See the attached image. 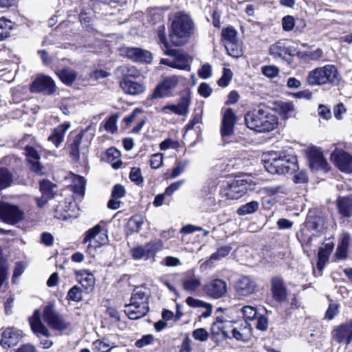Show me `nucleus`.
<instances>
[{
	"label": "nucleus",
	"instance_id": "obj_1",
	"mask_svg": "<svg viewBox=\"0 0 352 352\" xmlns=\"http://www.w3.org/2000/svg\"><path fill=\"white\" fill-rule=\"evenodd\" d=\"M195 23L190 16L185 12H177L171 23L169 37L175 46L186 44L194 34Z\"/></svg>",
	"mask_w": 352,
	"mask_h": 352
},
{
	"label": "nucleus",
	"instance_id": "obj_2",
	"mask_svg": "<svg viewBox=\"0 0 352 352\" xmlns=\"http://www.w3.org/2000/svg\"><path fill=\"white\" fill-rule=\"evenodd\" d=\"M264 166L272 174L284 175L294 171L297 168V159L293 155L284 152L270 151L263 155Z\"/></svg>",
	"mask_w": 352,
	"mask_h": 352
},
{
	"label": "nucleus",
	"instance_id": "obj_3",
	"mask_svg": "<svg viewBox=\"0 0 352 352\" xmlns=\"http://www.w3.org/2000/svg\"><path fill=\"white\" fill-rule=\"evenodd\" d=\"M247 126L259 133L274 130L278 124L277 117L265 107H258L245 116Z\"/></svg>",
	"mask_w": 352,
	"mask_h": 352
},
{
	"label": "nucleus",
	"instance_id": "obj_4",
	"mask_svg": "<svg viewBox=\"0 0 352 352\" xmlns=\"http://www.w3.org/2000/svg\"><path fill=\"white\" fill-rule=\"evenodd\" d=\"M149 291L143 287H136L133 292L130 303L125 306L124 312L131 320L144 317L148 311Z\"/></svg>",
	"mask_w": 352,
	"mask_h": 352
},
{
	"label": "nucleus",
	"instance_id": "obj_5",
	"mask_svg": "<svg viewBox=\"0 0 352 352\" xmlns=\"http://www.w3.org/2000/svg\"><path fill=\"white\" fill-rule=\"evenodd\" d=\"M307 80L310 85H322L326 83L337 85L340 81V76L336 66L326 65L309 72Z\"/></svg>",
	"mask_w": 352,
	"mask_h": 352
},
{
	"label": "nucleus",
	"instance_id": "obj_6",
	"mask_svg": "<svg viewBox=\"0 0 352 352\" xmlns=\"http://www.w3.org/2000/svg\"><path fill=\"white\" fill-rule=\"evenodd\" d=\"M164 54L169 56L168 58H162L160 64L169 66L170 67L180 69L187 70L190 69L191 58L179 50L173 49L163 50Z\"/></svg>",
	"mask_w": 352,
	"mask_h": 352
},
{
	"label": "nucleus",
	"instance_id": "obj_7",
	"mask_svg": "<svg viewBox=\"0 0 352 352\" xmlns=\"http://www.w3.org/2000/svg\"><path fill=\"white\" fill-rule=\"evenodd\" d=\"M43 320L53 329L64 331L67 329L70 322H68L55 309L54 304L50 302L43 307Z\"/></svg>",
	"mask_w": 352,
	"mask_h": 352
},
{
	"label": "nucleus",
	"instance_id": "obj_8",
	"mask_svg": "<svg viewBox=\"0 0 352 352\" xmlns=\"http://www.w3.org/2000/svg\"><path fill=\"white\" fill-rule=\"evenodd\" d=\"M183 78L181 76H169L165 77L163 80L159 83L153 92V98H160L172 96L173 91L178 87L182 81Z\"/></svg>",
	"mask_w": 352,
	"mask_h": 352
},
{
	"label": "nucleus",
	"instance_id": "obj_9",
	"mask_svg": "<svg viewBox=\"0 0 352 352\" xmlns=\"http://www.w3.org/2000/svg\"><path fill=\"white\" fill-rule=\"evenodd\" d=\"M23 217V212L17 206L0 202V219L3 222L14 225L21 221Z\"/></svg>",
	"mask_w": 352,
	"mask_h": 352
},
{
	"label": "nucleus",
	"instance_id": "obj_10",
	"mask_svg": "<svg viewBox=\"0 0 352 352\" xmlns=\"http://www.w3.org/2000/svg\"><path fill=\"white\" fill-rule=\"evenodd\" d=\"M163 247V243L161 240H155L150 241L144 245H140L134 248L131 252L133 258L135 259L147 260L159 252Z\"/></svg>",
	"mask_w": 352,
	"mask_h": 352
},
{
	"label": "nucleus",
	"instance_id": "obj_11",
	"mask_svg": "<svg viewBox=\"0 0 352 352\" xmlns=\"http://www.w3.org/2000/svg\"><path fill=\"white\" fill-rule=\"evenodd\" d=\"M206 294L212 299H219L226 296L227 283L221 278H214L206 282L204 286Z\"/></svg>",
	"mask_w": 352,
	"mask_h": 352
},
{
	"label": "nucleus",
	"instance_id": "obj_12",
	"mask_svg": "<svg viewBox=\"0 0 352 352\" xmlns=\"http://www.w3.org/2000/svg\"><path fill=\"white\" fill-rule=\"evenodd\" d=\"M236 294L241 297H247L257 290L256 281L248 276H241L234 285Z\"/></svg>",
	"mask_w": 352,
	"mask_h": 352
},
{
	"label": "nucleus",
	"instance_id": "obj_13",
	"mask_svg": "<svg viewBox=\"0 0 352 352\" xmlns=\"http://www.w3.org/2000/svg\"><path fill=\"white\" fill-rule=\"evenodd\" d=\"M122 56L127 57L134 62L149 63L152 61L151 52L148 50L134 47H123L120 50Z\"/></svg>",
	"mask_w": 352,
	"mask_h": 352
},
{
	"label": "nucleus",
	"instance_id": "obj_14",
	"mask_svg": "<svg viewBox=\"0 0 352 352\" xmlns=\"http://www.w3.org/2000/svg\"><path fill=\"white\" fill-rule=\"evenodd\" d=\"M331 160L342 172L352 173V155L342 151L335 149L331 155Z\"/></svg>",
	"mask_w": 352,
	"mask_h": 352
},
{
	"label": "nucleus",
	"instance_id": "obj_15",
	"mask_svg": "<svg viewBox=\"0 0 352 352\" xmlns=\"http://www.w3.org/2000/svg\"><path fill=\"white\" fill-rule=\"evenodd\" d=\"M270 286L272 297L276 302H284L287 300V289L280 276L272 277L270 280Z\"/></svg>",
	"mask_w": 352,
	"mask_h": 352
},
{
	"label": "nucleus",
	"instance_id": "obj_16",
	"mask_svg": "<svg viewBox=\"0 0 352 352\" xmlns=\"http://www.w3.org/2000/svg\"><path fill=\"white\" fill-rule=\"evenodd\" d=\"M82 135L76 134L69 138L70 155L75 161H78L82 156L84 162L87 161L88 148L87 146H81Z\"/></svg>",
	"mask_w": 352,
	"mask_h": 352
},
{
	"label": "nucleus",
	"instance_id": "obj_17",
	"mask_svg": "<svg viewBox=\"0 0 352 352\" xmlns=\"http://www.w3.org/2000/svg\"><path fill=\"white\" fill-rule=\"evenodd\" d=\"M23 336L22 331L13 327H8L3 331L0 344L5 349L12 347L17 344Z\"/></svg>",
	"mask_w": 352,
	"mask_h": 352
},
{
	"label": "nucleus",
	"instance_id": "obj_18",
	"mask_svg": "<svg viewBox=\"0 0 352 352\" xmlns=\"http://www.w3.org/2000/svg\"><path fill=\"white\" fill-rule=\"evenodd\" d=\"M94 241L96 243L95 248L106 244L108 241V237L106 230H102L100 225H96L93 228L89 230L83 239L84 243Z\"/></svg>",
	"mask_w": 352,
	"mask_h": 352
},
{
	"label": "nucleus",
	"instance_id": "obj_19",
	"mask_svg": "<svg viewBox=\"0 0 352 352\" xmlns=\"http://www.w3.org/2000/svg\"><path fill=\"white\" fill-rule=\"evenodd\" d=\"M332 335L337 342L349 344L352 340V320L336 327Z\"/></svg>",
	"mask_w": 352,
	"mask_h": 352
},
{
	"label": "nucleus",
	"instance_id": "obj_20",
	"mask_svg": "<svg viewBox=\"0 0 352 352\" xmlns=\"http://www.w3.org/2000/svg\"><path fill=\"white\" fill-rule=\"evenodd\" d=\"M31 91L32 92H43L51 94L55 91V84L50 77L39 76L32 82Z\"/></svg>",
	"mask_w": 352,
	"mask_h": 352
},
{
	"label": "nucleus",
	"instance_id": "obj_21",
	"mask_svg": "<svg viewBox=\"0 0 352 352\" xmlns=\"http://www.w3.org/2000/svg\"><path fill=\"white\" fill-rule=\"evenodd\" d=\"M201 285V277L194 273L193 270H189L184 273L182 278V287L184 290L189 293L195 292Z\"/></svg>",
	"mask_w": 352,
	"mask_h": 352
},
{
	"label": "nucleus",
	"instance_id": "obj_22",
	"mask_svg": "<svg viewBox=\"0 0 352 352\" xmlns=\"http://www.w3.org/2000/svg\"><path fill=\"white\" fill-rule=\"evenodd\" d=\"M248 182L244 179L232 181L226 191V196L229 199H238L247 192Z\"/></svg>",
	"mask_w": 352,
	"mask_h": 352
},
{
	"label": "nucleus",
	"instance_id": "obj_23",
	"mask_svg": "<svg viewBox=\"0 0 352 352\" xmlns=\"http://www.w3.org/2000/svg\"><path fill=\"white\" fill-rule=\"evenodd\" d=\"M235 328L236 327L232 322L224 320L223 317H217L216 321L212 324L211 330L213 333L219 334V332H221L225 338L231 339L234 333L232 329Z\"/></svg>",
	"mask_w": 352,
	"mask_h": 352
},
{
	"label": "nucleus",
	"instance_id": "obj_24",
	"mask_svg": "<svg viewBox=\"0 0 352 352\" xmlns=\"http://www.w3.org/2000/svg\"><path fill=\"white\" fill-rule=\"evenodd\" d=\"M236 122V116L231 109H228L224 113L221 127L222 138H230L234 133V126Z\"/></svg>",
	"mask_w": 352,
	"mask_h": 352
},
{
	"label": "nucleus",
	"instance_id": "obj_25",
	"mask_svg": "<svg viewBox=\"0 0 352 352\" xmlns=\"http://www.w3.org/2000/svg\"><path fill=\"white\" fill-rule=\"evenodd\" d=\"M270 54L274 58L281 60H287V57L292 56L287 41L283 40H280L270 45Z\"/></svg>",
	"mask_w": 352,
	"mask_h": 352
},
{
	"label": "nucleus",
	"instance_id": "obj_26",
	"mask_svg": "<svg viewBox=\"0 0 352 352\" xmlns=\"http://www.w3.org/2000/svg\"><path fill=\"white\" fill-rule=\"evenodd\" d=\"M25 154L30 169L36 174H42L43 166L40 162L41 157L38 151L32 146H26Z\"/></svg>",
	"mask_w": 352,
	"mask_h": 352
},
{
	"label": "nucleus",
	"instance_id": "obj_27",
	"mask_svg": "<svg viewBox=\"0 0 352 352\" xmlns=\"http://www.w3.org/2000/svg\"><path fill=\"white\" fill-rule=\"evenodd\" d=\"M309 166L312 170H327V162L322 153L316 147L311 148L309 151Z\"/></svg>",
	"mask_w": 352,
	"mask_h": 352
},
{
	"label": "nucleus",
	"instance_id": "obj_28",
	"mask_svg": "<svg viewBox=\"0 0 352 352\" xmlns=\"http://www.w3.org/2000/svg\"><path fill=\"white\" fill-rule=\"evenodd\" d=\"M29 322L32 331L38 337H40L41 335L47 338L50 336V331L43 324L41 320V314L39 310L36 309L34 311L33 315L29 318Z\"/></svg>",
	"mask_w": 352,
	"mask_h": 352
},
{
	"label": "nucleus",
	"instance_id": "obj_29",
	"mask_svg": "<svg viewBox=\"0 0 352 352\" xmlns=\"http://www.w3.org/2000/svg\"><path fill=\"white\" fill-rule=\"evenodd\" d=\"M115 75L120 80H130L131 78H138L141 74L135 66L122 65L116 69Z\"/></svg>",
	"mask_w": 352,
	"mask_h": 352
},
{
	"label": "nucleus",
	"instance_id": "obj_30",
	"mask_svg": "<svg viewBox=\"0 0 352 352\" xmlns=\"http://www.w3.org/2000/svg\"><path fill=\"white\" fill-rule=\"evenodd\" d=\"M75 276L77 281L85 288V290H92L95 285V277L94 274L86 270L75 271Z\"/></svg>",
	"mask_w": 352,
	"mask_h": 352
},
{
	"label": "nucleus",
	"instance_id": "obj_31",
	"mask_svg": "<svg viewBox=\"0 0 352 352\" xmlns=\"http://www.w3.org/2000/svg\"><path fill=\"white\" fill-rule=\"evenodd\" d=\"M121 89L127 94L139 95L144 92L145 86L133 80H120Z\"/></svg>",
	"mask_w": 352,
	"mask_h": 352
},
{
	"label": "nucleus",
	"instance_id": "obj_32",
	"mask_svg": "<svg viewBox=\"0 0 352 352\" xmlns=\"http://www.w3.org/2000/svg\"><path fill=\"white\" fill-rule=\"evenodd\" d=\"M69 126L70 124L67 122L58 125L53 130L52 134L47 138V140L54 144L56 148L59 147Z\"/></svg>",
	"mask_w": 352,
	"mask_h": 352
},
{
	"label": "nucleus",
	"instance_id": "obj_33",
	"mask_svg": "<svg viewBox=\"0 0 352 352\" xmlns=\"http://www.w3.org/2000/svg\"><path fill=\"white\" fill-rule=\"evenodd\" d=\"M190 99L188 96H182L177 104L166 105L163 110L168 109L177 115H186L188 111Z\"/></svg>",
	"mask_w": 352,
	"mask_h": 352
},
{
	"label": "nucleus",
	"instance_id": "obj_34",
	"mask_svg": "<svg viewBox=\"0 0 352 352\" xmlns=\"http://www.w3.org/2000/svg\"><path fill=\"white\" fill-rule=\"evenodd\" d=\"M351 243V236L348 232H343L340 239L336 255L340 258H345L348 254V248Z\"/></svg>",
	"mask_w": 352,
	"mask_h": 352
},
{
	"label": "nucleus",
	"instance_id": "obj_35",
	"mask_svg": "<svg viewBox=\"0 0 352 352\" xmlns=\"http://www.w3.org/2000/svg\"><path fill=\"white\" fill-rule=\"evenodd\" d=\"M339 212L346 217L352 215V198L351 197H339L337 201Z\"/></svg>",
	"mask_w": 352,
	"mask_h": 352
},
{
	"label": "nucleus",
	"instance_id": "obj_36",
	"mask_svg": "<svg viewBox=\"0 0 352 352\" xmlns=\"http://www.w3.org/2000/svg\"><path fill=\"white\" fill-rule=\"evenodd\" d=\"M106 155L107 162L111 164L114 169H118L121 167L122 164L120 160L121 154L118 149L110 148L107 151Z\"/></svg>",
	"mask_w": 352,
	"mask_h": 352
},
{
	"label": "nucleus",
	"instance_id": "obj_37",
	"mask_svg": "<svg viewBox=\"0 0 352 352\" xmlns=\"http://www.w3.org/2000/svg\"><path fill=\"white\" fill-rule=\"evenodd\" d=\"M232 331H234V333L232 335V338L245 342L249 338L250 327L247 322H245L244 325L241 324L239 327H236Z\"/></svg>",
	"mask_w": 352,
	"mask_h": 352
},
{
	"label": "nucleus",
	"instance_id": "obj_38",
	"mask_svg": "<svg viewBox=\"0 0 352 352\" xmlns=\"http://www.w3.org/2000/svg\"><path fill=\"white\" fill-rule=\"evenodd\" d=\"M306 223L309 228L313 230H320L324 226L325 220L321 215H311L309 214L307 216Z\"/></svg>",
	"mask_w": 352,
	"mask_h": 352
},
{
	"label": "nucleus",
	"instance_id": "obj_39",
	"mask_svg": "<svg viewBox=\"0 0 352 352\" xmlns=\"http://www.w3.org/2000/svg\"><path fill=\"white\" fill-rule=\"evenodd\" d=\"M93 350L95 352H109L115 345L107 339L97 340L92 344Z\"/></svg>",
	"mask_w": 352,
	"mask_h": 352
},
{
	"label": "nucleus",
	"instance_id": "obj_40",
	"mask_svg": "<svg viewBox=\"0 0 352 352\" xmlns=\"http://www.w3.org/2000/svg\"><path fill=\"white\" fill-rule=\"evenodd\" d=\"M12 173L5 168H0V191L10 187L12 183Z\"/></svg>",
	"mask_w": 352,
	"mask_h": 352
},
{
	"label": "nucleus",
	"instance_id": "obj_41",
	"mask_svg": "<svg viewBox=\"0 0 352 352\" xmlns=\"http://www.w3.org/2000/svg\"><path fill=\"white\" fill-rule=\"evenodd\" d=\"M225 47L230 56L239 58L243 54L241 44L239 40L225 44Z\"/></svg>",
	"mask_w": 352,
	"mask_h": 352
},
{
	"label": "nucleus",
	"instance_id": "obj_42",
	"mask_svg": "<svg viewBox=\"0 0 352 352\" xmlns=\"http://www.w3.org/2000/svg\"><path fill=\"white\" fill-rule=\"evenodd\" d=\"M280 113L284 118L294 117L296 114L294 106L292 102H281L278 104Z\"/></svg>",
	"mask_w": 352,
	"mask_h": 352
},
{
	"label": "nucleus",
	"instance_id": "obj_43",
	"mask_svg": "<svg viewBox=\"0 0 352 352\" xmlns=\"http://www.w3.org/2000/svg\"><path fill=\"white\" fill-rule=\"evenodd\" d=\"M58 75L61 81L66 85H71L77 76L76 72L69 68L63 69Z\"/></svg>",
	"mask_w": 352,
	"mask_h": 352
},
{
	"label": "nucleus",
	"instance_id": "obj_44",
	"mask_svg": "<svg viewBox=\"0 0 352 352\" xmlns=\"http://www.w3.org/2000/svg\"><path fill=\"white\" fill-rule=\"evenodd\" d=\"M86 180L82 176L75 175L73 178V190L75 193L83 196L85 190Z\"/></svg>",
	"mask_w": 352,
	"mask_h": 352
},
{
	"label": "nucleus",
	"instance_id": "obj_45",
	"mask_svg": "<svg viewBox=\"0 0 352 352\" xmlns=\"http://www.w3.org/2000/svg\"><path fill=\"white\" fill-rule=\"evenodd\" d=\"M202 208L208 212H214L217 210V201L214 195L209 193L204 198Z\"/></svg>",
	"mask_w": 352,
	"mask_h": 352
},
{
	"label": "nucleus",
	"instance_id": "obj_46",
	"mask_svg": "<svg viewBox=\"0 0 352 352\" xmlns=\"http://www.w3.org/2000/svg\"><path fill=\"white\" fill-rule=\"evenodd\" d=\"M258 208V203L256 201H250L237 210V214L239 215H245L256 211Z\"/></svg>",
	"mask_w": 352,
	"mask_h": 352
},
{
	"label": "nucleus",
	"instance_id": "obj_47",
	"mask_svg": "<svg viewBox=\"0 0 352 352\" xmlns=\"http://www.w3.org/2000/svg\"><path fill=\"white\" fill-rule=\"evenodd\" d=\"M221 34L224 45L229 42L231 43L238 40L237 32L232 28H226L223 29Z\"/></svg>",
	"mask_w": 352,
	"mask_h": 352
},
{
	"label": "nucleus",
	"instance_id": "obj_48",
	"mask_svg": "<svg viewBox=\"0 0 352 352\" xmlns=\"http://www.w3.org/2000/svg\"><path fill=\"white\" fill-rule=\"evenodd\" d=\"M11 22L3 19H0V41L10 36L11 30Z\"/></svg>",
	"mask_w": 352,
	"mask_h": 352
},
{
	"label": "nucleus",
	"instance_id": "obj_49",
	"mask_svg": "<svg viewBox=\"0 0 352 352\" xmlns=\"http://www.w3.org/2000/svg\"><path fill=\"white\" fill-rule=\"evenodd\" d=\"M67 299L74 302H80L82 299L80 288L77 285L73 286L67 292Z\"/></svg>",
	"mask_w": 352,
	"mask_h": 352
},
{
	"label": "nucleus",
	"instance_id": "obj_50",
	"mask_svg": "<svg viewBox=\"0 0 352 352\" xmlns=\"http://www.w3.org/2000/svg\"><path fill=\"white\" fill-rule=\"evenodd\" d=\"M232 76L233 73L230 69L226 67L223 68V75L217 81L218 85L222 87H227L232 80Z\"/></svg>",
	"mask_w": 352,
	"mask_h": 352
},
{
	"label": "nucleus",
	"instance_id": "obj_51",
	"mask_svg": "<svg viewBox=\"0 0 352 352\" xmlns=\"http://www.w3.org/2000/svg\"><path fill=\"white\" fill-rule=\"evenodd\" d=\"M144 223L142 216L137 215L130 218L129 224L133 232H138Z\"/></svg>",
	"mask_w": 352,
	"mask_h": 352
},
{
	"label": "nucleus",
	"instance_id": "obj_52",
	"mask_svg": "<svg viewBox=\"0 0 352 352\" xmlns=\"http://www.w3.org/2000/svg\"><path fill=\"white\" fill-rule=\"evenodd\" d=\"M232 250V247L230 245L222 246L218 249V250L212 254L210 256V260H220L222 258L226 257L229 254L230 251Z\"/></svg>",
	"mask_w": 352,
	"mask_h": 352
},
{
	"label": "nucleus",
	"instance_id": "obj_53",
	"mask_svg": "<svg viewBox=\"0 0 352 352\" xmlns=\"http://www.w3.org/2000/svg\"><path fill=\"white\" fill-rule=\"evenodd\" d=\"M54 185L48 180H43L40 182V190L42 195L46 196L47 198L53 197L52 188Z\"/></svg>",
	"mask_w": 352,
	"mask_h": 352
},
{
	"label": "nucleus",
	"instance_id": "obj_54",
	"mask_svg": "<svg viewBox=\"0 0 352 352\" xmlns=\"http://www.w3.org/2000/svg\"><path fill=\"white\" fill-rule=\"evenodd\" d=\"M188 164V161L177 162L175 167L172 170L170 176H166V178L174 179L180 175L184 172L186 167Z\"/></svg>",
	"mask_w": 352,
	"mask_h": 352
},
{
	"label": "nucleus",
	"instance_id": "obj_55",
	"mask_svg": "<svg viewBox=\"0 0 352 352\" xmlns=\"http://www.w3.org/2000/svg\"><path fill=\"white\" fill-rule=\"evenodd\" d=\"M296 19L293 16L287 15L282 19V28L285 32H290L295 28Z\"/></svg>",
	"mask_w": 352,
	"mask_h": 352
},
{
	"label": "nucleus",
	"instance_id": "obj_56",
	"mask_svg": "<svg viewBox=\"0 0 352 352\" xmlns=\"http://www.w3.org/2000/svg\"><path fill=\"white\" fill-rule=\"evenodd\" d=\"M241 311L243 317L246 320H253L256 318L257 311L255 307L252 306H244Z\"/></svg>",
	"mask_w": 352,
	"mask_h": 352
},
{
	"label": "nucleus",
	"instance_id": "obj_57",
	"mask_svg": "<svg viewBox=\"0 0 352 352\" xmlns=\"http://www.w3.org/2000/svg\"><path fill=\"white\" fill-rule=\"evenodd\" d=\"M118 116L116 115L111 116L105 122L104 127L106 131L114 133L117 131L118 128L116 126Z\"/></svg>",
	"mask_w": 352,
	"mask_h": 352
},
{
	"label": "nucleus",
	"instance_id": "obj_58",
	"mask_svg": "<svg viewBox=\"0 0 352 352\" xmlns=\"http://www.w3.org/2000/svg\"><path fill=\"white\" fill-rule=\"evenodd\" d=\"M163 163V154L155 153L152 155L150 160V165L152 168L157 169L162 166Z\"/></svg>",
	"mask_w": 352,
	"mask_h": 352
},
{
	"label": "nucleus",
	"instance_id": "obj_59",
	"mask_svg": "<svg viewBox=\"0 0 352 352\" xmlns=\"http://www.w3.org/2000/svg\"><path fill=\"white\" fill-rule=\"evenodd\" d=\"M262 73L268 78H274L279 73V69L274 65H267L262 67Z\"/></svg>",
	"mask_w": 352,
	"mask_h": 352
},
{
	"label": "nucleus",
	"instance_id": "obj_60",
	"mask_svg": "<svg viewBox=\"0 0 352 352\" xmlns=\"http://www.w3.org/2000/svg\"><path fill=\"white\" fill-rule=\"evenodd\" d=\"M130 179L139 184L143 182V178L141 175V170L140 168L133 167L131 168L130 174H129Z\"/></svg>",
	"mask_w": 352,
	"mask_h": 352
},
{
	"label": "nucleus",
	"instance_id": "obj_61",
	"mask_svg": "<svg viewBox=\"0 0 352 352\" xmlns=\"http://www.w3.org/2000/svg\"><path fill=\"white\" fill-rule=\"evenodd\" d=\"M192 337L199 341L205 342L208 338V333L204 328H199L193 331Z\"/></svg>",
	"mask_w": 352,
	"mask_h": 352
},
{
	"label": "nucleus",
	"instance_id": "obj_62",
	"mask_svg": "<svg viewBox=\"0 0 352 352\" xmlns=\"http://www.w3.org/2000/svg\"><path fill=\"white\" fill-rule=\"evenodd\" d=\"M157 34H158V37H159V40H160V42L163 44L164 45V47L162 49L163 50H166V49H169V44H168V40H167V38H166V32H165V27L164 25H160L159 28H158V32H157Z\"/></svg>",
	"mask_w": 352,
	"mask_h": 352
},
{
	"label": "nucleus",
	"instance_id": "obj_63",
	"mask_svg": "<svg viewBox=\"0 0 352 352\" xmlns=\"http://www.w3.org/2000/svg\"><path fill=\"white\" fill-rule=\"evenodd\" d=\"M125 192L126 191L124 186L118 184H116L113 188L111 192V197L116 199H120L124 196Z\"/></svg>",
	"mask_w": 352,
	"mask_h": 352
},
{
	"label": "nucleus",
	"instance_id": "obj_64",
	"mask_svg": "<svg viewBox=\"0 0 352 352\" xmlns=\"http://www.w3.org/2000/svg\"><path fill=\"white\" fill-rule=\"evenodd\" d=\"M200 78L203 79L208 78L212 74V67L209 63H206L202 65L198 72Z\"/></svg>",
	"mask_w": 352,
	"mask_h": 352
}]
</instances>
